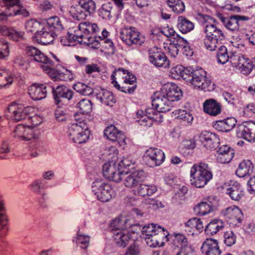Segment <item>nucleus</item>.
Here are the masks:
<instances>
[{"label":"nucleus","instance_id":"f257e3e1","mask_svg":"<svg viewBox=\"0 0 255 255\" xmlns=\"http://www.w3.org/2000/svg\"><path fill=\"white\" fill-rule=\"evenodd\" d=\"M152 106L153 108H148L145 112L138 110L136 112V118L139 124L144 127H151L153 122L160 123L163 122V116L161 113L170 110L173 104L161 89L155 92L152 97Z\"/></svg>","mask_w":255,"mask_h":255},{"label":"nucleus","instance_id":"f03ea898","mask_svg":"<svg viewBox=\"0 0 255 255\" xmlns=\"http://www.w3.org/2000/svg\"><path fill=\"white\" fill-rule=\"evenodd\" d=\"M78 28L81 32L80 34L68 33L67 39L69 43L77 40L79 43L86 45L92 48L98 49L100 47L99 40L95 36H92L98 30L96 24L85 21L80 23Z\"/></svg>","mask_w":255,"mask_h":255},{"label":"nucleus","instance_id":"7ed1b4c3","mask_svg":"<svg viewBox=\"0 0 255 255\" xmlns=\"http://www.w3.org/2000/svg\"><path fill=\"white\" fill-rule=\"evenodd\" d=\"M33 111L31 107H23L15 103H12L5 112V116L7 119H10L16 122L26 119L28 117L31 125L29 126L35 133L36 128L42 122L41 117L38 116H29V114Z\"/></svg>","mask_w":255,"mask_h":255},{"label":"nucleus","instance_id":"20e7f679","mask_svg":"<svg viewBox=\"0 0 255 255\" xmlns=\"http://www.w3.org/2000/svg\"><path fill=\"white\" fill-rule=\"evenodd\" d=\"M213 175L208 165L201 162L195 164L190 170V182L196 188L204 187L212 178Z\"/></svg>","mask_w":255,"mask_h":255},{"label":"nucleus","instance_id":"39448f33","mask_svg":"<svg viewBox=\"0 0 255 255\" xmlns=\"http://www.w3.org/2000/svg\"><path fill=\"white\" fill-rule=\"evenodd\" d=\"M206 37L204 43L206 48L210 51H214L223 43L225 40V35L220 29L213 24H207L204 28Z\"/></svg>","mask_w":255,"mask_h":255},{"label":"nucleus","instance_id":"423d86ee","mask_svg":"<svg viewBox=\"0 0 255 255\" xmlns=\"http://www.w3.org/2000/svg\"><path fill=\"white\" fill-rule=\"evenodd\" d=\"M186 71L187 73L184 75L185 81L191 83L195 88L210 90L209 87L212 82L211 80L206 78V72L204 70L201 68L195 70L189 67V70Z\"/></svg>","mask_w":255,"mask_h":255},{"label":"nucleus","instance_id":"0eeeda50","mask_svg":"<svg viewBox=\"0 0 255 255\" xmlns=\"http://www.w3.org/2000/svg\"><path fill=\"white\" fill-rule=\"evenodd\" d=\"M67 132L69 138L76 143H85L89 138L88 127L83 121L71 124Z\"/></svg>","mask_w":255,"mask_h":255},{"label":"nucleus","instance_id":"6e6552de","mask_svg":"<svg viewBox=\"0 0 255 255\" xmlns=\"http://www.w3.org/2000/svg\"><path fill=\"white\" fill-rule=\"evenodd\" d=\"M96 9V4L92 0L81 1L79 4L72 6L69 9L70 15L75 20L85 19L88 15L93 13Z\"/></svg>","mask_w":255,"mask_h":255},{"label":"nucleus","instance_id":"1a4fd4ad","mask_svg":"<svg viewBox=\"0 0 255 255\" xmlns=\"http://www.w3.org/2000/svg\"><path fill=\"white\" fill-rule=\"evenodd\" d=\"M92 191L101 202L109 201L115 196V193L111 186L102 179H97L93 183Z\"/></svg>","mask_w":255,"mask_h":255},{"label":"nucleus","instance_id":"9d476101","mask_svg":"<svg viewBox=\"0 0 255 255\" xmlns=\"http://www.w3.org/2000/svg\"><path fill=\"white\" fill-rule=\"evenodd\" d=\"M121 39L127 45L141 46L145 41V37L133 27H125L120 32Z\"/></svg>","mask_w":255,"mask_h":255},{"label":"nucleus","instance_id":"9b49d317","mask_svg":"<svg viewBox=\"0 0 255 255\" xmlns=\"http://www.w3.org/2000/svg\"><path fill=\"white\" fill-rule=\"evenodd\" d=\"M2 1L8 11L0 13V21L5 20L7 16H28V11L23 7L19 0H2Z\"/></svg>","mask_w":255,"mask_h":255},{"label":"nucleus","instance_id":"f8f14e48","mask_svg":"<svg viewBox=\"0 0 255 255\" xmlns=\"http://www.w3.org/2000/svg\"><path fill=\"white\" fill-rule=\"evenodd\" d=\"M119 176L120 181L123 180L124 185L128 188L135 187L143 182L145 178V173L142 170H137L131 173L122 171Z\"/></svg>","mask_w":255,"mask_h":255},{"label":"nucleus","instance_id":"ddd939ff","mask_svg":"<svg viewBox=\"0 0 255 255\" xmlns=\"http://www.w3.org/2000/svg\"><path fill=\"white\" fill-rule=\"evenodd\" d=\"M27 56L34 61L40 63L43 69L47 70L50 65H53V61L44 55L40 50L33 46H27L25 48Z\"/></svg>","mask_w":255,"mask_h":255},{"label":"nucleus","instance_id":"4468645a","mask_svg":"<svg viewBox=\"0 0 255 255\" xmlns=\"http://www.w3.org/2000/svg\"><path fill=\"white\" fill-rule=\"evenodd\" d=\"M218 17L227 29L233 32L239 31L241 26V21L249 19L247 16L239 15L225 17L220 13L218 15Z\"/></svg>","mask_w":255,"mask_h":255},{"label":"nucleus","instance_id":"2eb2a0df","mask_svg":"<svg viewBox=\"0 0 255 255\" xmlns=\"http://www.w3.org/2000/svg\"><path fill=\"white\" fill-rule=\"evenodd\" d=\"M164 152L157 148H150L143 157L145 163L150 167L159 166L164 160Z\"/></svg>","mask_w":255,"mask_h":255},{"label":"nucleus","instance_id":"dca6fc26","mask_svg":"<svg viewBox=\"0 0 255 255\" xmlns=\"http://www.w3.org/2000/svg\"><path fill=\"white\" fill-rule=\"evenodd\" d=\"M148 59L151 63L156 67L167 68L169 66V61L164 53L156 47L148 50Z\"/></svg>","mask_w":255,"mask_h":255},{"label":"nucleus","instance_id":"f3484780","mask_svg":"<svg viewBox=\"0 0 255 255\" xmlns=\"http://www.w3.org/2000/svg\"><path fill=\"white\" fill-rule=\"evenodd\" d=\"M237 135L250 142H255V123L249 121L239 125L237 129Z\"/></svg>","mask_w":255,"mask_h":255},{"label":"nucleus","instance_id":"a211bd4d","mask_svg":"<svg viewBox=\"0 0 255 255\" xmlns=\"http://www.w3.org/2000/svg\"><path fill=\"white\" fill-rule=\"evenodd\" d=\"M51 91L57 105H59L64 99L71 100L74 96L73 91L63 85H58L56 88L51 86Z\"/></svg>","mask_w":255,"mask_h":255},{"label":"nucleus","instance_id":"6ab92c4d","mask_svg":"<svg viewBox=\"0 0 255 255\" xmlns=\"http://www.w3.org/2000/svg\"><path fill=\"white\" fill-rule=\"evenodd\" d=\"M223 214L228 223L232 226H238L242 222L244 218L241 210L235 206L226 208Z\"/></svg>","mask_w":255,"mask_h":255},{"label":"nucleus","instance_id":"aec40b11","mask_svg":"<svg viewBox=\"0 0 255 255\" xmlns=\"http://www.w3.org/2000/svg\"><path fill=\"white\" fill-rule=\"evenodd\" d=\"M217 204V201L215 197H210L205 201L202 202L194 208L195 214L204 216L214 210Z\"/></svg>","mask_w":255,"mask_h":255},{"label":"nucleus","instance_id":"412c9836","mask_svg":"<svg viewBox=\"0 0 255 255\" xmlns=\"http://www.w3.org/2000/svg\"><path fill=\"white\" fill-rule=\"evenodd\" d=\"M202 145L207 149H216L220 144V139L215 133L208 131H203L200 136Z\"/></svg>","mask_w":255,"mask_h":255},{"label":"nucleus","instance_id":"4be33fe9","mask_svg":"<svg viewBox=\"0 0 255 255\" xmlns=\"http://www.w3.org/2000/svg\"><path fill=\"white\" fill-rule=\"evenodd\" d=\"M168 232L164 229L160 230L158 232L148 237H145V241L147 245L150 247H157L163 246L164 241H167Z\"/></svg>","mask_w":255,"mask_h":255},{"label":"nucleus","instance_id":"5701e85b","mask_svg":"<svg viewBox=\"0 0 255 255\" xmlns=\"http://www.w3.org/2000/svg\"><path fill=\"white\" fill-rule=\"evenodd\" d=\"M117 164L113 161L105 163L103 166V173L106 178L115 181L120 182V175L122 171L117 169Z\"/></svg>","mask_w":255,"mask_h":255},{"label":"nucleus","instance_id":"b1692460","mask_svg":"<svg viewBox=\"0 0 255 255\" xmlns=\"http://www.w3.org/2000/svg\"><path fill=\"white\" fill-rule=\"evenodd\" d=\"M47 89L51 90V86L49 84H34L28 88V93L33 100H40L46 97Z\"/></svg>","mask_w":255,"mask_h":255},{"label":"nucleus","instance_id":"393cba45","mask_svg":"<svg viewBox=\"0 0 255 255\" xmlns=\"http://www.w3.org/2000/svg\"><path fill=\"white\" fill-rule=\"evenodd\" d=\"M201 251L203 255H219L221 253L218 241L211 238L203 242Z\"/></svg>","mask_w":255,"mask_h":255},{"label":"nucleus","instance_id":"a878e982","mask_svg":"<svg viewBox=\"0 0 255 255\" xmlns=\"http://www.w3.org/2000/svg\"><path fill=\"white\" fill-rule=\"evenodd\" d=\"M161 89L173 104L182 97L181 90L176 84H167L162 86Z\"/></svg>","mask_w":255,"mask_h":255},{"label":"nucleus","instance_id":"bb28decb","mask_svg":"<svg viewBox=\"0 0 255 255\" xmlns=\"http://www.w3.org/2000/svg\"><path fill=\"white\" fill-rule=\"evenodd\" d=\"M104 135L111 141H117L120 145H122L125 143L124 133L114 125H110L105 129Z\"/></svg>","mask_w":255,"mask_h":255},{"label":"nucleus","instance_id":"cd10ccee","mask_svg":"<svg viewBox=\"0 0 255 255\" xmlns=\"http://www.w3.org/2000/svg\"><path fill=\"white\" fill-rule=\"evenodd\" d=\"M13 136L23 140H29L35 138L36 134L29 127L18 125L13 131Z\"/></svg>","mask_w":255,"mask_h":255},{"label":"nucleus","instance_id":"c85d7f7f","mask_svg":"<svg viewBox=\"0 0 255 255\" xmlns=\"http://www.w3.org/2000/svg\"><path fill=\"white\" fill-rule=\"evenodd\" d=\"M29 187L32 192L40 195V197L38 199L39 204L42 208H45L46 205L45 203V200L46 193L44 191L45 187L43 181L42 180H35L29 185Z\"/></svg>","mask_w":255,"mask_h":255},{"label":"nucleus","instance_id":"c756f323","mask_svg":"<svg viewBox=\"0 0 255 255\" xmlns=\"http://www.w3.org/2000/svg\"><path fill=\"white\" fill-rule=\"evenodd\" d=\"M52 65H50L47 70L43 69L49 75V76L54 81H67L68 80H72L73 78V75L71 71L66 70V72H60L55 69L51 68Z\"/></svg>","mask_w":255,"mask_h":255},{"label":"nucleus","instance_id":"7c9ffc66","mask_svg":"<svg viewBox=\"0 0 255 255\" xmlns=\"http://www.w3.org/2000/svg\"><path fill=\"white\" fill-rule=\"evenodd\" d=\"M203 111L205 113L213 116H216L221 112L220 104L213 99L206 100L203 104Z\"/></svg>","mask_w":255,"mask_h":255},{"label":"nucleus","instance_id":"2f4dec72","mask_svg":"<svg viewBox=\"0 0 255 255\" xmlns=\"http://www.w3.org/2000/svg\"><path fill=\"white\" fill-rule=\"evenodd\" d=\"M237 120L235 118H228L224 120L218 121L214 125V127L218 131L228 132L236 126Z\"/></svg>","mask_w":255,"mask_h":255},{"label":"nucleus","instance_id":"473e14b6","mask_svg":"<svg viewBox=\"0 0 255 255\" xmlns=\"http://www.w3.org/2000/svg\"><path fill=\"white\" fill-rule=\"evenodd\" d=\"M227 193L231 199L235 201H239L244 195L243 188L237 181H231L229 187L227 189Z\"/></svg>","mask_w":255,"mask_h":255},{"label":"nucleus","instance_id":"72a5a7b5","mask_svg":"<svg viewBox=\"0 0 255 255\" xmlns=\"http://www.w3.org/2000/svg\"><path fill=\"white\" fill-rule=\"evenodd\" d=\"M54 32H49L43 28L41 31H37L35 34V38L39 44L46 45L50 44L54 39Z\"/></svg>","mask_w":255,"mask_h":255},{"label":"nucleus","instance_id":"f704fd0d","mask_svg":"<svg viewBox=\"0 0 255 255\" xmlns=\"http://www.w3.org/2000/svg\"><path fill=\"white\" fill-rule=\"evenodd\" d=\"M225 224L221 220L215 219L207 225L204 232L207 235L213 236L222 230Z\"/></svg>","mask_w":255,"mask_h":255},{"label":"nucleus","instance_id":"c9c22d12","mask_svg":"<svg viewBox=\"0 0 255 255\" xmlns=\"http://www.w3.org/2000/svg\"><path fill=\"white\" fill-rule=\"evenodd\" d=\"M112 234L115 244L119 247H125L130 240L128 232L127 230L115 231L114 233H112Z\"/></svg>","mask_w":255,"mask_h":255},{"label":"nucleus","instance_id":"e433bc0d","mask_svg":"<svg viewBox=\"0 0 255 255\" xmlns=\"http://www.w3.org/2000/svg\"><path fill=\"white\" fill-rule=\"evenodd\" d=\"M254 166L249 160L243 161L239 165L236 173L240 177H245L253 172Z\"/></svg>","mask_w":255,"mask_h":255},{"label":"nucleus","instance_id":"4c0bfd02","mask_svg":"<svg viewBox=\"0 0 255 255\" xmlns=\"http://www.w3.org/2000/svg\"><path fill=\"white\" fill-rule=\"evenodd\" d=\"M97 99L107 106H111L115 103V99L113 93L108 90L101 89L99 93H96Z\"/></svg>","mask_w":255,"mask_h":255},{"label":"nucleus","instance_id":"58836bf2","mask_svg":"<svg viewBox=\"0 0 255 255\" xmlns=\"http://www.w3.org/2000/svg\"><path fill=\"white\" fill-rule=\"evenodd\" d=\"M139 185L134 191L135 195L144 197L145 196H151L155 193L157 190L156 186L154 185H147L139 184Z\"/></svg>","mask_w":255,"mask_h":255},{"label":"nucleus","instance_id":"ea45409f","mask_svg":"<svg viewBox=\"0 0 255 255\" xmlns=\"http://www.w3.org/2000/svg\"><path fill=\"white\" fill-rule=\"evenodd\" d=\"M185 231L186 232L191 233L195 229L197 231L200 232L203 230L204 226L200 219L194 217L185 223Z\"/></svg>","mask_w":255,"mask_h":255},{"label":"nucleus","instance_id":"a19ab883","mask_svg":"<svg viewBox=\"0 0 255 255\" xmlns=\"http://www.w3.org/2000/svg\"><path fill=\"white\" fill-rule=\"evenodd\" d=\"M113 3L110 2L103 4L98 11L99 16L103 19L110 20L113 14Z\"/></svg>","mask_w":255,"mask_h":255},{"label":"nucleus","instance_id":"79ce46f5","mask_svg":"<svg viewBox=\"0 0 255 255\" xmlns=\"http://www.w3.org/2000/svg\"><path fill=\"white\" fill-rule=\"evenodd\" d=\"M0 33L3 35H7L9 38L16 41L22 38L23 35V32L17 31L12 28H8L5 26H0Z\"/></svg>","mask_w":255,"mask_h":255},{"label":"nucleus","instance_id":"37998d69","mask_svg":"<svg viewBox=\"0 0 255 255\" xmlns=\"http://www.w3.org/2000/svg\"><path fill=\"white\" fill-rule=\"evenodd\" d=\"M172 238L173 245L176 247H180V249L185 247H192L188 244V239L183 234L174 233L172 235Z\"/></svg>","mask_w":255,"mask_h":255},{"label":"nucleus","instance_id":"c03bdc74","mask_svg":"<svg viewBox=\"0 0 255 255\" xmlns=\"http://www.w3.org/2000/svg\"><path fill=\"white\" fill-rule=\"evenodd\" d=\"M177 26L180 31L183 33L191 31L194 27L193 22L182 16L178 17Z\"/></svg>","mask_w":255,"mask_h":255},{"label":"nucleus","instance_id":"a18cd8bd","mask_svg":"<svg viewBox=\"0 0 255 255\" xmlns=\"http://www.w3.org/2000/svg\"><path fill=\"white\" fill-rule=\"evenodd\" d=\"M128 226L127 219L125 218H122V219L116 218L111 223L110 229L112 233H114L115 231H125Z\"/></svg>","mask_w":255,"mask_h":255},{"label":"nucleus","instance_id":"49530a36","mask_svg":"<svg viewBox=\"0 0 255 255\" xmlns=\"http://www.w3.org/2000/svg\"><path fill=\"white\" fill-rule=\"evenodd\" d=\"M163 229L164 228L153 223L146 224L142 228V238H145V237L153 235Z\"/></svg>","mask_w":255,"mask_h":255},{"label":"nucleus","instance_id":"de8ad7c7","mask_svg":"<svg viewBox=\"0 0 255 255\" xmlns=\"http://www.w3.org/2000/svg\"><path fill=\"white\" fill-rule=\"evenodd\" d=\"M189 67L185 68L181 65H176L172 67L170 70V76L174 79H178L181 77L184 80V75L186 73V70H189Z\"/></svg>","mask_w":255,"mask_h":255},{"label":"nucleus","instance_id":"09e8293b","mask_svg":"<svg viewBox=\"0 0 255 255\" xmlns=\"http://www.w3.org/2000/svg\"><path fill=\"white\" fill-rule=\"evenodd\" d=\"M74 89L84 96H89L94 93L92 88L81 82H78L73 85Z\"/></svg>","mask_w":255,"mask_h":255},{"label":"nucleus","instance_id":"8fccbe9b","mask_svg":"<svg viewBox=\"0 0 255 255\" xmlns=\"http://www.w3.org/2000/svg\"><path fill=\"white\" fill-rule=\"evenodd\" d=\"M117 75V72H114L111 75L112 83L114 85V87L117 89L121 90L125 93H128L129 94L132 93L136 87V85H131V86H122V87L116 81L115 75Z\"/></svg>","mask_w":255,"mask_h":255},{"label":"nucleus","instance_id":"3c124183","mask_svg":"<svg viewBox=\"0 0 255 255\" xmlns=\"http://www.w3.org/2000/svg\"><path fill=\"white\" fill-rule=\"evenodd\" d=\"M13 77L11 73L5 70H0V87H5L11 84Z\"/></svg>","mask_w":255,"mask_h":255},{"label":"nucleus","instance_id":"603ef678","mask_svg":"<svg viewBox=\"0 0 255 255\" xmlns=\"http://www.w3.org/2000/svg\"><path fill=\"white\" fill-rule=\"evenodd\" d=\"M90 237L82 233L80 230H78L76 237V244L83 249H87L90 242Z\"/></svg>","mask_w":255,"mask_h":255},{"label":"nucleus","instance_id":"864d4df0","mask_svg":"<svg viewBox=\"0 0 255 255\" xmlns=\"http://www.w3.org/2000/svg\"><path fill=\"white\" fill-rule=\"evenodd\" d=\"M216 57L219 63L224 64L228 61L230 56L227 48L224 45L220 46L217 52Z\"/></svg>","mask_w":255,"mask_h":255},{"label":"nucleus","instance_id":"5fc2aeb1","mask_svg":"<svg viewBox=\"0 0 255 255\" xmlns=\"http://www.w3.org/2000/svg\"><path fill=\"white\" fill-rule=\"evenodd\" d=\"M173 113H174V112ZM175 113L176 115H177V118L181 120L188 125H191L192 123L194 118L190 113H188L185 110L180 109L175 110Z\"/></svg>","mask_w":255,"mask_h":255},{"label":"nucleus","instance_id":"6e6d98bb","mask_svg":"<svg viewBox=\"0 0 255 255\" xmlns=\"http://www.w3.org/2000/svg\"><path fill=\"white\" fill-rule=\"evenodd\" d=\"M47 23L50 28H53L57 31H61L63 29L62 22L60 18L57 16L48 18Z\"/></svg>","mask_w":255,"mask_h":255},{"label":"nucleus","instance_id":"4d7b16f0","mask_svg":"<svg viewBox=\"0 0 255 255\" xmlns=\"http://www.w3.org/2000/svg\"><path fill=\"white\" fill-rule=\"evenodd\" d=\"M77 107L81 113L88 114L92 110V104L89 100L84 99L77 104Z\"/></svg>","mask_w":255,"mask_h":255},{"label":"nucleus","instance_id":"13d9d810","mask_svg":"<svg viewBox=\"0 0 255 255\" xmlns=\"http://www.w3.org/2000/svg\"><path fill=\"white\" fill-rule=\"evenodd\" d=\"M235 152L228 151L225 154L216 155L217 161L222 164L229 163L234 156Z\"/></svg>","mask_w":255,"mask_h":255},{"label":"nucleus","instance_id":"bf43d9fd","mask_svg":"<svg viewBox=\"0 0 255 255\" xmlns=\"http://www.w3.org/2000/svg\"><path fill=\"white\" fill-rule=\"evenodd\" d=\"M229 58L230 59V62L233 65L239 67L241 63L244 62L246 58L241 54L234 53L230 56Z\"/></svg>","mask_w":255,"mask_h":255},{"label":"nucleus","instance_id":"052dcab7","mask_svg":"<svg viewBox=\"0 0 255 255\" xmlns=\"http://www.w3.org/2000/svg\"><path fill=\"white\" fill-rule=\"evenodd\" d=\"M147 208L156 210L159 208H163L164 206L159 200L153 198L146 199L143 203Z\"/></svg>","mask_w":255,"mask_h":255},{"label":"nucleus","instance_id":"680f3d73","mask_svg":"<svg viewBox=\"0 0 255 255\" xmlns=\"http://www.w3.org/2000/svg\"><path fill=\"white\" fill-rule=\"evenodd\" d=\"M134 164L135 161L132 158L131 156H128L124 157L123 160L118 164L121 168H125L129 169L134 168Z\"/></svg>","mask_w":255,"mask_h":255},{"label":"nucleus","instance_id":"e2e57ef3","mask_svg":"<svg viewBox=\"0 0 255 255\" xmlns=\"http://www.w3.org/2000/svg\"><path fill=\"white\" fill-rule=\"evenodd\" d=\"M224 238V243L228 247L233 246L236 242V236L231 231L225 232Z\"/></svg>","mask_w":255,"mask_h":255},{"label":"nucleus","instance_id":"0e129e2a","mask_svg":"<svg viewBox=\"0 0 255 255\" xmlns=\"http://www.w3.org/2000/svg\"><path fill=\"white\" fill-rule=\"evenodd\" d=\"M40 27V23L33 19L27 21L25 24V28L27 32H37V29Z\"/></svg>","mask_w":255,"mask_h":255},{"label":"nucleus","instance_id":"69168bd1","mask_svg":"<svg viewBox=\"0 0 255 255\" xmlns=\"http://www.w3.org/2000/svg\"><path fill=\"white\" fill-rule=\"evenodd\" d=\"M9 55L7 42L2 38L0 39V59H3Z\"/></svg>","mask_w":255,"mask_h":255},{"label":"nucleus","instance_id":"338daca9","mask_svg":"<svg viewBox=\"0 0 255 255\" xmlns=\"http://www.w3.org/2000/svg\"><path fill=\"white\" fill-rule=\"evenodd\" d=\"M248 62L249 59L246 58L244 62H243L239 67L240 72L245 75H248L253 70L250 64Z\"/></svg>","mask_w":255,"mask_h":255},{"label":"nucleus","instance_id":"774afa93","mask_svg":"<svg viewBox=\"0 0 255 255\" xmlns=\"http://www.w3.org/2000/svg\"><path fill=\"white\" fill-rule=\"evenodd\" d=\"M140 254L139 245L134 242L128 247L125 255H139Z\"/></svg>","mask_w":255,"mask_h":255}]
</instances>
